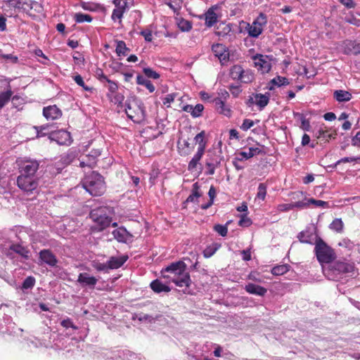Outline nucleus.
I'll list each match as a JSON object with an SVG mask.
<instances>
[{"label": "nucleus", "instance_id": "nucleus-11", "mask_svg": "<svg viewBox=\"0 0 360 360\" xmlns=\"http://www.w3.org/2000/svg\"><path fill=\"white\" fill-rule=\"evenodd\" d=\"M253 61L255 67L262 74L269 72L272 66L271 58L266 55L257 54L254 56Z\"/></svg>", "mask_w": 360, "mask_h": 360}, {"label": "nucleus", "instance_id": "nucleus-27", "mask_svg": "<svg viewBox=\"0 0 360 360\" xmlns=\"http://www.w3.org/2000/svg\"><path fill=\"white\" fill-rule=\"evenodd\" d=\"M77 281L82 286L94 287L97 283V279L88 273H81L78 276Z\"/></svg>", "mask_w": 360, "mask_h": 360}, {"label": "nucleus", "instance_id": "nucleus-30", "mask_svg": "<svg viewBox=\"0 0 360 360\" xmlns=\"http://www.w3.org/2000/svg\"><path fill=\"white\" fill-rule=\"evenodd\" d=\"M150 285L155 292H168L172 290L168 284L163 283L160 279L154 280L150 283Z\"/></svg>", "mask_w": 360, "mask_h": 360}, {"label": "nucleus", "instance_id": "nucleus-37", "mask_svg": "<svg viewBox=\"0 0 360 360\" xmlns=\"http://www.w3.org/2000/svg\"><path fill=\"white\" fill-rule=\"evenodd\" d=\"M205 131H202L195 136L194 141H195V143L198 144V149H202V150H205L207 142L205 140Z\"/></svg>", "mask_w": 360, "mask_h": 360}, {"label": "nucleus", "instance_id": "nucleus-15", "mask_svg": "<svg viewBox=\"0 0 360 360\" xmlns=\"http://www.w3.org/2000/svg\"><path fill=\"white\" fill-rule=\"evenodd\" d=\"M42 112L47 120H58L63 115L61 110L56 105L44 107Z\"/></svg>", "mask_w": 360, "mask_h": 360}, {"label": "nucleus", "instance_id": "nucleus-58", "mask_svg": "<svg viewBox=\"0 0 360 360\" xmlns=\"http://www.w3.org/2000/svg\"><path fill=\"white\" fill-rule=\"evenodd\" d=\"M143 72L145 75L149 78L157 79L160 77V75L150 68H143Z\"/></svg>", "mask_w": 360, "mask_h": 360}, {"label": "nucleus", "instance_id": "nucleus-1", "mask_svg": "<svg viewBox=\"0 0 360 360\" xmlns=\"http://www.w3.org/2000/svg\"><path fill=\"white\" fill-rule=\"evenodd\" d=\"M186 267V264L182 261L172 262L162 269L161 275L176 286L188 288L192 284V281Z\"/></svg>", "mask_w": 360, "mask_h": 360}, {"label": "nucleus", "instance_id": "nucleus-38", "mask_svg": "<svg viewBox=\"0 0 360 360\" xmlns=\"http://www.w3.org/2000/svg\"><path fill=\"white\" fill-rule=\"evenodd\" d=\"M74 20L77 23L91 22L93 20V18L89 14L76 13L74 15Z\"/></svg>", "mask_w": 360, "mask_h": 360}, {"label": "nucleus", "instance_id": "nucleus-42", "mask_svg": "<svg viewBox=\"0 0 360 360\" xmlns=\"http://www.w3.org/2000/svg\"><path fill=\"white\" fill-rule=\"evenodd\" d=\"M11 250L25 258L28 257L29 251L19 244H14L11 246Z\"/></svg>", "mask_w": 360, "mask_h": 360}, {"label": "nucleus", "instance_id": "nucleus-32", "mask_svg": "<svg viewBox=\"0 0 360 360\" xmlns=\"http://www.w3.org/2000/svg\"><path fill=\"white\" fill-rule=\"evenodd\" d=\"M112 4L115 8L125 13L129 9L130 5H132L133 0H113Z\"/></svg>", "mask_w": 360, "mask_h": 360}, {"label": "nucleus", "instance_id": "nucleus-49", "mask_svg": "<svg viewBox=\"0 0 360 360\" xmlns=\"http://www.w3.org/2000/svg\"><path fill=\"white\" fill-rule=\"evenodd\" d=\"M179 28L183 32H188L192 28V23L185 19H181L178 22Z\"/></svg>", "mask_w": 360, "mask_h": 360}, {"label": "nucleus", "instance_id": "nucleus-36", "mask_svg": "<svg viewBox=\"0 0 360 360\" xmlns=\"http://www.w3.org/2000/svg\"><path fill=\"white\" fill-rule=\"evenodd\" d=\"M12 95L13 91L10 87L6 91L0 93V110L8 103Z\"/></svg>", "mask_w": 360, "mask_h": 360}, {"label": "nucleus", "instance_id": "nucleus-61", "mask_svg": "<svg viewBox=\"0 0 360 360\" xmlns=\"http://www.w3.org/2000/svg\"><path fill=\"white\" fill-rule=\"evenodd\" d=\"M105 82H107L108 84V91H109L108 94H115L118 89L117 84L115 82L110 80V79H108Z\"/></svg>", "mask_w": 360, "mask_h": 360}, {"label": "nucleus", "instance_id": "nucleus-51", "mask_svg": "<svg viewBox=\"0 0 360 360\" xmlns=\"http://www.w3.org/2000/svg\"><path fill=\"white\" fill-rule=\"evenodd\" d=\"M176 96L177 94L175 93L167 94L165 96L161 98L162 104L165 105L167 108H169L171 105V103H172L174 101Z\"/></svg>", "mask_w": 360, "mask_h": 360}, {"label": "nucleus", "instance_id": "nucleus-19", "mask_svg": "<svg viewBox=\"0 0 360 360\" xmlns=\"http://www.w3.org/2000/svg\"><path fill=\"white\" fill-rule=\"evenodd\" d=\"M129 259L128 255H122L120 256H112L108 260V266L110 270L117 269L120 268Z\"/></svg>", "mask_w": 360, "mask_h": 360}, {"label": "nucleus", "instance_id": "nucleus-60", "mask_svg": "<svg viewBox=\"0 0 360 360\" xmlns=\"http://www.w3.org/2000/svg\"><path fill=\"white\" fill-rule=\"evenodd\" d=\"M203 110H204V106L202 104L199 103L195 106H193L192 117H200L201 115Z\"/></svg>", "mask_w": 360, "mask_h": 360}, {"label": "nucleus", "instance_id": "nucleus-40", "mask_svg": "<svg viewBox=\"0 0 360 360\" xmlns=\"http://www.w3.org/2000/svg\"><path fill=\"white\" fill-rule=\"evenodd\" d=\"M115 51L117 56H125L129 51V49L127 47L126 44L124 41H117Z\"/></svg>", "mask_w": 360, "mask_h": 360}, {"label": "nucleus", "instance_id": "nucleus-20", "mask_svg": "<svg viewBox=\"0 0 360 360\" xmlns=\"http://www.w3.org/2000/svg\"><path fill=\"white\" fill-rule=\"evenodd\" d=\"M343 52L347 55L360 53V44L355 41L345 40L342 44Z\"/></svg>", "mask_w": 360, "mask_h": 360}, {"label": "nucleus", "instance_id": "nucleus-31", "mask_svg": "<svg viewBox=\"0 0 360 360\" xmlns=\"http://www.w3.org/2000/svg\"><path fill=\"white\" fill-rule=\"evenodd\" d=\"M334 98L339 103L347 102L352 98L351 93L345 90H335L333 93Z\"/></svg>", "mask_w": 360, "mask_h": 360}, {"label": "nucleus", "instance_id": "nucleus-29", "mask_svg": "<svg viewBox=\"0 0 360 360\" xmlns=\"http://www.w3.org/2000/svg\"><path fill=\"white\" fill-rule=\"evenodd\" d=\"M205 150L198 149L195 154L193 155L192 159L190 160L188 165V169L191 172H193L197 169L198 165H200V161L202 158Z\"/></svg>", "mask_w": 360, "mask_h": 360}, {"label": "nucleus", "instance_id": "nucleus-48", "mask_svg": "<svg viewBox=\"0 0 360 360\" xmlns=\"http://www.w3.org/2000/svg\"><path fill=\"white\" fill-rule=\"evenodd\" d=\"M124 14V13H123L122 11H120L115 8L111 15V20L114 22H117L120 25L122 23V19L123 18Z\"/></svg>", "mask_w": 360, "mask_h": 360}, {"label": "nucleus", "instance_id": "nucleus-2", "mask_svg": "<svg viewBox=\"0 0 360 360\" xmlns=\"http://www.w3.org/2000/svg\"><path fill=\"white\" fill-rule=\"evenodd\" d=\"M82 186L93 196H101L105 191L104 178L96 172H92L84 177Z\"/></svg>", "mask_w": 360, "mask_h": 360}, {"label": "nucleus", "instance_id": "nucleus-14", "mask_svg": "<svg viewBox=\"0 0 360 360\" xmlns=\"http://www.w3.org/2000/svg\"><path fill=\"white\" fill-rule=\"evenodd\" d=\"M298 238L301 243L316 245V240L320 238L318 237L314 229L307 228L299 233Z\"/></svg>", "mask_w": 360, "mask_h": 360}, {"label": "nucleus", "instance_id": "nucleus-52", "mask_svg": "<svg viewBox=\"0 0 360 360\" xmlns=\"http://www.w3.org/2000/svg\"><path fill=\"white\" fill-rule=\"evenodd\" d=\"M219 162H210L208 160L206 161V166L207 167V171L206 172V174L207 175H213L215 172L216 168L218 167Z\"/></svg>", "mask_w": 360, "mask_h": 360}, {"label": "nucleus", "instance_id": "nucleus-57", "mask_svg": "<svg viewBox=\"0 0 360 360\" xmlns=\"http://www.w3.org/2000/svg\"><path fill=\"white\" fill-rule=\"evenodd\" d=\"M271 82L274 84L277 85L278 86H284L289 84V82L287 78L281 76H277L275 78H274L271 80Z\"/></svg>", "mask_w": 360, "mask_h": 360}, {"label": "nucleus", "instance_id": "nucleus-64", "mask_svg": "<svg viewBox=\"0 0 360 360\" xmlns=\"http://www.w3.org/2000/svg\"><path fill=\"white\" fill-rule=\"evenodd\" d=\"M255 124L254 121L250 119H245L240 126V129L243 131H248Z\"/></svg>", "mask_w": 360, "mask_h": 360}, {"label": "nucleus", "instance_id": "nucleus-53", "mask_svg": "<svg viewBox=\"0 0 360 360\" xmlns=\"http://www.w3.org/2000/svg\"><path fill=\"white\" fill-rule=\"evenodd\" d=\"M229 222H227L226 224L225 225H221V224H216L214 226V230L217 232L221 236H226L227 235V233H228V228H227V224H229Z\"/></svg>", "mask_w": 360, "mask_h": 360}, {"label": "nucleus", "instance_id": "nucleus-3", "mask_svg": "<svg viewBox=\"0 0 360 360\" xmlns=\"http://www.w3.org/2000/svg\"><path fill=\"white\" fill-rule=\"evenodd\" d=\"M125 112L135 123H142L146 120V110L143 102L138 99L127 100L125 103Z\"/></svg>", "mask_w": 360, "mask_h": 360}, {"label": "nucleus", "instance_id": "nucleus-63", "mask_svg": "<svg viewBox=\"0 0 360 360\" xmlns=\"http://www.w3.org/2000/svg\"><path fill=\"white\" fill-rule=\"evenodd\" d=\"M310 204H312V205H315L316 207H327L328 206V202L321 200H316L314 198L309 199V205Z\"/></svg>", "mask_w": 360, "mask_h": 360}, {"label": "nucleus", "instance_id": "nucleus-22", "mask_svg": "<svg viewBox=\"0 0 360 360\" xmlns=\"http://www.w3.org/2000/svg\"><path fill=\"white\" fill-rule=\"evenodd\" d=\"M57 127L55 124H45L41 126L34 127L37 132V137H43L48 136L49 139L51 137V134L53 132Z\"/></svg>", "mask_w": 360, "mask_h": 360}, {"label": "nucleus", "instance_id": "nucleus-55", "mask_svg": "<svg viewBox=\"0 0 360 360\" xmlns=\"http://www.w3.org/2000/svg\"><path fill=\"white\" fill-rule=\"evenodd\" d=\"M266 195V186L264 184H259L257 188V198L264 200Z\"/></svg>", "mask_w": 360, "mask_h": 360}, {"label": "nucleus", "instance_id": "nucleus-5", "mask_svg": "<svg viewBox=\"0 0 360 360\" xmlns=\"http://www.w3.org/2000/svg\"><path fill=\"white\" fill-rule=\"evenodd\" d=\"M18 187L25 194L30 195L36 193L39 186L37 176L20 174L16 179Z\"/></svg>", "mask_w": 360, "mask_h": 360}, {"label": "nucleus", "instance_id": "nucleus-35", "mask_svg": "<svg viewBox=\"0 0 360 360\" xmlns=\"http://www.w3.org/2000/svg\"><path fill=\"white\" fill-rule=\"evenodd\" d=\"M253 79L254 75L252 72L248 69L245 70L243 68V72H241L238 81L242 83L248 84L252 82Z\"/></svg>", "mask_w": 360, "mask_h": 360}, {"label": "nucleus", "instance_id": "nucleus-9", "mask_svg": "<svg viewBox=\"0 0 360 360\" xmlns=\"http://www.w3.org/2000/svg\"><path fill=\"white\" fill-rule=\"evenodd\" d=\"M269 99V93L264 94L254 93L248 97L245 103L249 108L256 105L259 110H262L268 105Z\"/></svg>", "mask_w": 360, "mask_h": 360}, {"label": "nucleus", "instance_id": "nucleus-10", "mask_svg": "<svg viewBox=\"0 0 360 360\" xmlns=\"http://www.w3.org/2000/svg\"><path fill=\"white\" fill-rule=\"evenodd\" d=\"M39 167V163L37 160L27 159L19 163V172L20 174L23 175L37 176L36 173Z\"/></svg>", "mask_w": 360, "mask_h": 360}, {"label": "nucleus", "instance_id": "nucleus-34", "mask_svg": "<svg viewBox=\"0 0 360 360\" xmlns=\"http://www.w3.org/2000/svg\"><path fill=\"white\" fill-rule=\"evenodd\" d=\"M136 83L139 85L146 86L150 93H153L155 88L152 82L144 77L143 75H139L136 77Z\"/></svg>", "mask_w": 360, "mask_h": 360}, {"label": "nucleus", "instance_id": "nucleus-28", "mask_svg": "<svg viewBox=\"0 0 360 360\" xmlns=\"http://www.w3.org/2000/svg\"><path fill=\"white\" fill-rule=\"evenodd\" d=\"M262 151L259 148L250 147L248 151H241L237 153V160L240 161L247 160L256 155L262 153Z\"/></svg>", "mask_w": 360, "mask_h": 360}, {"label": "nucleus", "instance_id": "nucleus-18", "mask_svg": "<svg viewBox=\"0 0 360 360\" xmlns=\"http://www.w3.org/2000/svg\"><path fill=\"white\" fill-rule=\"evenodd\" d=\"M112 233L119 243H127L132 238V235L123 226L115 229Z\"/></svg>", "mask_w": 360, "mask_h": 360}, {"label": "nucleus", "instance_id": "nucleus-25", "mask_svg": "<svg viewBox=\"0 0 360 360\" xmlns=\"http://www.w3.org/2000/svg\"><path fill=\"white\" fill-rule=\"evenodd\" d=\"M217 6L210 7L204 14L205 24L207 27H212L218 20V15L215 13Z\"/></svg>", "mask_w": 360, "mask_h": 360}, {"label": "nucleus", "instance_id": "nucleus-12", "mask_svg": "<svg viewBox=\"0 0 360 360\" xmlns=\"http://www.w3.org/2000/svg\"><path fill=\"white\" fill-rule=\"evenodd\" d=\"M101 148H93L88 154L85 155L80 160V167H88L90 168L94 167L97 163L98 158L101 155Z\"/></svg>", "mask_w": 360, "mask_h": 360}, {"label": "nucleus", "instance_id": "nucleus-45", "mask_svg": "<svg viewBox=\"0 0 360 360\" xmlns=\"http://www.w3.org/2000/svg\"><path fill=\"white\" fill-rule=\"evenodd\" d=\"M343 222L341 219H335L330 224L329 228L336 232L340 233L343 230Z\"/></svg>", "mask_w": 360, "mask_h": 360}, {"label": "nucleus", "instance_id": "nucleus-24", "mask_svg": "<svg viewBox=\"0 0 360 360\" xmlns=\"http://www.w3.org/2000/svg\"><path fill=\"white\" fill-rule=\"evenodd\" d=\"M225 102L226 101L219 98H215L213 100V103L217 112L226 117H229L231 116L232 111L231 108L225 104Z\"/></svg>", "mask_w": 360, "mask_h": 360}, {"label": "nucleus", "instance_id": "nucleus-21", "mask_svg": "<svg viewBox=\"0 0 360 360\" xmlns=\"http://www.w3.org/2000/svg\"><path fill=\"white\" fill-rule=\"evenodd\" d=\"M337 134L335 132L331 133L325 126H321L318 130L314 132V136L319 140L326 142L329 141L332 139H335Z\"/></svg>", "mask_w": 360, "mask_h": 360}, {"label": "nucleus", "instance_id": "nucleus-50", "mask_svg": "<svg viewBox=\"0 0 360 360\" xmlns=\"http://www.w3.org/2000/svg\"><path fill=\"white\" fill-rule=\"evenodd\" d=\"M35 284V278L32 276L27 277L22 284V290L32 289Z\"/></svg>", "mask_w": 360, "mask_h": 360}, {"label": "nucleus", "instance_id": "nucleus-17", "mask_svg": "<svg viewBox=\"0 0 360 360\" xmlns=\"http://www.w3.org/2000/svg\"><path fill=\"white\" fill-rule=\"evenodd\" d=\"M212 50L214 56L219 58L220 62L224 64L229 60V53L226 47L220 44H217L212 46Z\"/></svg>", "mask_w": 360, "mask_h": 360}, {"label": "nucleus", "instance_id": "nucleus-39", "mask_svg": "<svg viewBox=\"0 0 360 360\" xmlns=\"http://www.w3.org/2000/svg\"><path fill=\"white\" fill-rule=\"evenodd\" d=\"M80 6L82 9L91 12L98 11L101 8V6L98 4L85 1L81 2Z\"/></svg>", "mask_w": 360, "mask_h": 360}, {"label": "nucleus", "instance_id": "nucleus-13", "mask_svg": "<svg viewBox=\"0 0 360 360\" xmlns=\"http://www.w3.org/2000/svg\"><path fill=\"white\" fill-rule=\"evenodd\" d=\"M51 141H56L59 145H70L72 143L70 133L66 130H57L55 129L51 134L49 139Z\"/></svg>", "mask_w": 360, "mask_h": 360}, {"label": "nucleus", "instance_id": "nucleus-54", "mask_svg": "<svg viewBox=\"0 0 360 360\" xmlns=\"http://www.w3.org/2000/svg\"><path fill=\"white\" fill-rule=\"evenodd\" d=\"M252 224V220L248 217L247 213L240 214L238 225L243 227H248Z\"/></svg>", "mask_w": 360, "mask_h": 360}, {"label": "nucleus", "instance_id": "nucleus-16", "mask_svg": "<svg viewBox=\"0 0 360 360\" xmlns=\"http://www.w3.org/2000/svg\"><path fill=\"white\" fill-rule=\"evenodd\" d=\"M333 271L341 274H352L354 271V264L352 262H336L333 266Z\"/></svg>", "mask_w": 360, "mask_h": 360}, {"label": "nucleus", "instance_id": "nucleus-6", "mask_svg": "<svg viewBox=\"0 0 360 360\" xmlns=\"http://www.w3.org/2000/svg\"><path fill=\"white\" fill-rule=\"evenodd\" d=\"M315 253L320 263H330L335 258L333 250L330 248L321 238L316 240Z\"/></svg>", "mask_w": 360, "mask_h": 360}, {"label": "nucleus", "instance_id": "nucleus-43", "mask_svg": "<svg viewBox=\"0 0 360 360\" xmlns=\"http://www.w3.org/2000/svg\"><path fill=\"white\" fill-rule=\"evenodd\" d=\"M219 248L220 245L218 243H214L207 246L203 251L204 257L206 258L212 257Z\"/></svg>", "mask_w": 360, "mask_h": 360}, {"label": "nucleus", "instance_id": "nucleus-62", "mask_svg": "<svg viewBox=\"0 0 360 360\" xmlns=\"http://www.w3.org/2000/svg\"><path fill=\"white\" fill-rule=\"evenodd\" d=\"M94 266L98 271H103L104 273H108L110 271V269L108 266V261L105 263H100V262L96 263L94 265Z\"/></svg>", "mask_w": 360, "mask_h": 360}, {"label": "nucleus", "instance_id": "nucleus-41", "mask_svg": "<svg viewBox=\"0 0 360 360\" xmlns=\"http://www.w3.org/2000/svg\"><path fill=\"white\" fill-rule=\"evenodd\" d=\"M290 266L288 264L278 265L272 268L271 273L275 276H281L289 271Z\"/></svg>", "mask_w": 360, "mask_h": 360}, {"label": "nucleus", "instance_id": "nucleus-47", "mask_svg": "<svg viewBox=\"0 0 360 360\" xmlns=\"http://www.w3.org/2000/svg\"><path fill=\"white\" fill-rule=\"evenodd\" d=\"M107 96L110 100V101L114 103L115 104L120 105L122 103L124 99V96L122 94L117 92L114 94H108Z\"/></svg>", "mask_w": 360, "mask_h": 360}, {"label": "nucleus", "instance_id": "nucleus-7", "mask_svg": "<svg viewBox=\"0 0 360 360\" xmlns=\"http://www.w3.org/2000/svg\"><path fill=\"white\" fill-rule=\"evenodd\" d=\"M266 23V15L261 13L252 23H245V30L250 37L257 38L262 33L264 27Z\"/></svg>", "mask_w": 360, "mask_h": 360}, {"label": "nucleus", "instance_id": "nucleus-59", "mask_svg": "<svg viewBox=\"0 0 360 360\" xmlns=\"http://www.w3.org/2000/svg\"><path fill=\"white\" fill-rule=\"evenodd\" d=\"M245 290L248 292H262V288L253 283L246 285ZM263 292H266V290L263 291Z\"/></svg>", "mask_w": 360, "mask_h": 360}, {"label": "nucleus", "instance_id": "nucleus-56", "mask_svg": "<svg viewBox=\"0 0 360 360\" xmlns=\"http://www.w3.org/2000/svg\"><path fill=\"white\" fill-rule=\"evenodd\" d=\"M74 81L77 83V85L82 87L84 90L86 91H91L92 88L86 86L83 80V78L81 75H75L74 77Z\"/></svg>", "mask_w": 360, "mask_h": 360}, {"label": "nucleus", "instance_id": "nucleus-4", "mask_svg": "<svg viewBox=\"0 0 360 360\" xmlns=\"http://www.w3.org/2000/svg\"><path fill=\"white\" fill-rule=\"evenodd\" d=\"M108 214L109 209L107 207H99L91 211L89 217L95 224V230L103 231L110 224L112 218Z\"/></svg>", "mask_w": 360, "mask_h": 360}, {"label": "nucleus", "instance_id": "nucleus-33", "mask_svg": "<svg viewBox=\"0 0 360 360\" xmlns=\"http://www.w3.org/2000/svg\"><path fill=\"white\" fill-rule=\"evenodd\" d=\"M201 196L200 193V186L198 182L193 184L191 194L187 198L186 202H195Z\"/></svg>", "mask_w": 360, "mask_h": 360}, {"label": "nucleus", "instance_id": "nucleus-46", "mask_svg": "<svg viewBox=\"0 0 360 360\" xmlns=\"http://www.w3.org/2000/svg\"><path fill=\"white\" fill-rule=\"evenodd\" d=\"M166 4L170 8L174 11V13H178L181 8L183 1L169 0Z\"/></svg>", "mask_w": 360, "mask_h": 360}, {"label": "nucleus", "instance_id": "nucleus-8", "mask_svg": "<svg viewBox=\"0 0 360 360\" xmlns=\"http://www.w3.org/2000/svg\"><path fill=\"white\" fill-rule=\"evenodd\" d=\"M11 171L8 163L0 165V193H8L11 191L13 181Z\"/></svg>", "mask_w": 360, "mask_h": 360}, {"label": "nucleus", "instance_id": "nucleus-26", "mask_svg": "<svg viewBox=\"0 0 360 360\" xmlns=\"http://www.w3.org/2000/svg\"><path fill=\"white\" fill-rule=\"evenodd\" d=\"M232 30V25L231 23L220 22L216 27L215 34L219 38H227L230 36Z\"/></svg>", "mask_w": 360, "mask_h": 360}, {"label": "nucleus", "instance_id": "nucleus-23", "mask_svg": "<svg viewBox=\"0 0 360 360\" xmlns=\"http://www.w3.org/2000/svg\"><path fill=\"white\" fill-rule=\"evenodd\" d=\"M41 261L51 266L56 265L58 260L56 256L49 250H43L39 252Z\"/></svg>", "mask_w": 360, "mask_h": 360}, {"label": "nucleus", "instance_id": "nucleus-44", "mask_svg": "<svg viewBox=\"0 0 360 360\" xmlns=\"http://www.w3.org/2000/svg\"><path fill=\"white\" fill-rule=\"evenodd\" d=\"M241 72H243V68L240 65H235L230 70V76L233 80L238 81Z\"/></svg>", "mask_w": 360, "mask_h": 360}]
</instances>
